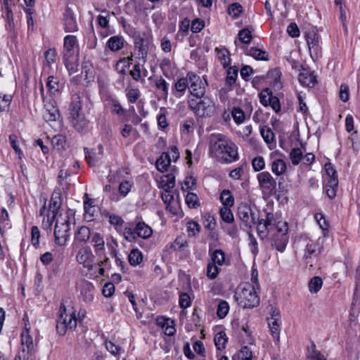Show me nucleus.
<instances>
[{
  "mask_svg": "<svg viewBox=\"0 0 360 360\" xmlns=\"http://www.w3.org/2000/svg\"><path fill=\"white\" fill-rule=\"evenodd\" d=\"M131 58H123L119 60L115 65V70L120 74L124 75L129 66Z\"/></svg>",
  "mask_w": 360,
  "mask_h": 360,
  "instance_id": "4d7b16f0",
  "label": "nucleus"
},
{
  "mask_svg": "<svg viewBox=\"0 0 360 360\" xmlns=\"http://www.w3.org/2000/svg\"><path fill=\"white\" fill-rule=\"evenodd\" d=\"M57 53L55 49H49L44 53V61L43 64L44 73L51 74L53 72L52 65L56 63Z\"/></svg>",
  "mask_w": 360,
  "mask_h": 360,
  "instance_id": "412c9836",
  "label": "nucleus"
},
{
  "mask_svg": "<svg viewBox=\"0 0 360 360\" xmlns=\"http://www.w3.org/2000/svg\"><path fill=\"white\" fill-rule=\"evenodd\" d=\"M268 326L271 332V335L276 341H279L281 315L280 310L271 306L270 308V317L267 318Z\"/></svg>",
  "mask_w": 360,
  "mask_h": 360,
  "instance_id": "ddd939ff",
  "label": "nucleus"
},
{
  "mask_svg": "<svg viewBox=\"0 0 360 360\" xmlns=\"http://www.w3.org/2000/svg\"><path fill=\"white\" fill-rule=\"evenodd\" d=\"M77 262L88 270L93 269L94 265V255L89 246H84L79 249L76 255Z\"/></svg>",
  "mask_w": 360,
  "mask_h": 360,
  "instance_id": "dca6fc26",
  "label": "nucleus"
},
{
  "mask_svg": "<svg viewBox=\"0 0 360 360\" xmlns=\"http://www.w3.org/2000/svg\"><path fill=\"white\" fill-rule=\"evenodd\" d=\"M252 352L247 346L243 347L232 357V360H252Z\"/></svg>",
  "mask_w": 360,
  "mask_h": 360,
  "instance_id": "a19ab883",
  "label": "nucleus"
},
{
  "mask_svg": "<svg viewBox=\"0 0 360 360\" xmlns=\"http://www.w3.org/2000/svg\"><path fill=\"white\" fill-rule=\"evenodd\" d=\"M219 273V266L213 263L208 262L206 269V276L211 280L215 279Z\"/></svg>",
  "mask_w": 360,
  "mask_h": 360,
  "instance_id": "e2e57ef3",
  "label": "nucleus"
},
{
  "mask_svg": "<svg viewBox=\"0 0 360 360\" xmlns=\"http://www.w3.org/2000/svg\"><path fill=\"white\" fill-rule=\"evenodd\" d=\"M265 160L262 156H257L252 160V167L255 172H260L265 168Z\"/></svg>",
  "mask_w": 360,
  "mask_h": 360,
  "instance_id": "774afa93",
  "label": "nucleus"
},
{
  "mask_svg": "<svg viewBox=\"0 0 360 360\" xmlns=\"http://www.w3.org/2000/svg\"><path fill=\"white\" fill-rule=\"evenodd\" d=\"M189 87V79L188 78V74L186 77L179 79L174 84L173 89V94L177 98L181 97L185 93L187 88Z\"/></svg>",
  "mask_w": 360,
  "mask_h": 360,
  "instance_id": "c756f323",
  "label": "nucleus"
},
{
  "mask_svg": "<svg viewBox=\"0 0 360 360\" xmlns=\"http://www.w3.org/2000/svg\"><path fill=\"white\" fill-rule=\"evenodd\" d=\"M91 236L90 229L87 226H81L75 233V239L79 242H86Z\"/></svg>",
  "mask_w": 360,
  "mask_h": 360,
  "instance_id": "79ce46f5",
  "label": "nucleus"
},
{
  "mask_svg": "<svg viewBox=\"0 0 360 360\" xmlns=\"http://www.w3.org/2000/svg\"><path fill=\"white\" fill-rule=\"evenodd\" d=\"M125 43L126 41L122 36L115 35L108 39L106 42V48L113 52L118 51L124 47Z\"/></svg>",
  "mask_w": 360,
  "mask_h": 360,
  "instance_id": "cd10ccee",
  "label": "nucleus"
},
{
  "mask_svg": "<svg viewBox=\"0 0 360 360\" xmlns=\"http://www.w3.org/2000/svg\"><path fill=\"white\" fill-rule=\"evenodd\" d=\"M159 188L163 191L172 190L175 186V176L172 173L163 174L158 181Z\"/></svg>",
  "mask_w": 360,
  "mask_h": 360,
  "instance_id": "c85d7f7f",
  "label": "nucleus"
},
{
  "mask_svg": "<svg viewBox=\"0 0 360 360\" xmlns=\"http://www.w3.org/2000/svg\"><path fill=\"white\" fill-rule=\"evenodd\" d=\"M134 186V181L131 179H124L120 181L118 187V194L112 195L110 198L112 200L117 202L120 200V196L125 198L131 191Z\"/></svg>",
  "mask_w": 360,
  "mask_h": 360,
  "instance_id": "b1692460",
  "label": "nucleus"
},
{
  "mask_svg": "<svg viewBox=\"0 0 360 360\" xmlns=\"http://www.w3.org/2000/svg\"><path fill=\"white\" fill-rule=\"evenodd\" d=\"M298 80L303 86L314 87L316 83V76L309 71L300 72L298 75Z\"/></svg>",
  "mask_w": 360,
  "mask_h": 360,
  "instance_id": "473e14b6",
  "label": "nucleus"
},
{
  "mask_svg": "<svg viewBox=\"0 0 360 360\" xmlns=\"http://www.w3.org/2000/svg\"><path fill=\"white\" fill-rule=\"evenodd\" d=\"M217 56L220 61L221 64L224 68L230 66L231 58L229 50L226 48H217L216 49Z\"/></svg>",
  "mask_w": 360,
  "mask_h": 360,
  "instance_id": "e433bc0d",
  "label": "nucleus"
},
{
  "mask_svg": "<svg viewBox=\"0 0 360 360\" xmlns=\"http://www.w3.org/2000/svg\"><path fill=\"white\" fill-rule=\"evenodd\" d=\"M260 134H261V136H262L264 141L267 144L273 143V142L274 141V134L271 129H269V127H262L260 129Z\"/></svg>",
  "mask_w": 360,
  "mask_h": 360,
  "instance_id": "69168bd1",
  "label": "nucleus"
},
{
  "mask_svg": "<svg viewBox=\"0 0 360 360\" xmlns=\"http://www.w3.org/2000/svg\"><path fill=\"white\" fill-rule=\"evenodd\" d=\"M231 116L236 124H240L245 120V115L243 110L238 107H233L231 110Z\"/></svg>",
  "mask_w": 360,
  "mask_h": 360,
  "instance_id": "8fccbe9b",
  "label": "nucleus"
},
{
  "mask_svg": "<svg viewBox=\"0 0 360 360\" xmlns=\"http://www.w3.org/2000/svg\"><path fill=\"white\" fill-rule=\"evenodd\" d=\"M291 162L293 165H299L303 158V153L300 148H293L289 155Z\"/></svg>",
  "mask_w": 360,
  "mask_h": 360,
  "instance_id": "09e8293b",
  "label": "nucleus"
},
{
  "mask_svg": "<svg viewBox=\"0 0 360 360\" xmlns=\"http://www.w3.org/2000/svg\"><path fill=\"white\" fill-rule=\"evenodd\" d=\"M307 42L310 51L311 55L313 53L317 54L319 50L320 37L319 34L311 30L306 34Z\"/></svg>",
  "mask_w": 360,
  "mask_h": 360,
  "instance_id": "a878e982",
  "label": "nucleus"
},
{
  "mask_svg": "<svg viewBox=\"0 0 360 360\" xmlns=\"http://www.w3.org/2000/svg\"><path fill=\"white\" fill-rule=\"evenodd\" d=\"M11 227L9 220L8 213L5 208L0 210V234L3 235L4 233Z\"/></svg>",
  "mask_w": 360,
  "mask_h": 360,
  "instance_id": "4c0bfd02",
  "label": "nucleus"
},
{
  "mask_svg": "<svg viewBox=\"0 0 360 360\" xmlns=\"http://www.w3.org/2000/svg\"><path fill=\"white\" fill-rule=\"evenodd\" d=\"M220 201L224 207H232L234 203V198L231 192L229 190H223L220 194Z\"/></svg>",
  "mask_w": 360,
  "mask_h": 360,
  "instance_id": "c03bdc74",
  "label": "nucleus"
},
{
  "mask_svg": "<svg viewBox=\"0 0 360 360\" xmlns=\"http://www.w3.org/2000/svg\"><path fill=\"white\" fill-rule=\"evenodd\" d=\"M214 341L217 349L222 351L226 348L228 338L225 332L220 331L215 335Z\"/></svg>",
  "mask_w": 360,
  "mask_h": 360,
  "instance_id": "ea45409f",
  "label": "nucleus"
},
{
  "mask_svg": "<svg viewBox=\"0 0 360 360\" xmlns=\"http://www.w3.org/2000/svg\"><path fill=\"white\" fill-rule=\"evenodd\" d=\"M105 345L106 349L115 356H119L124 352V349L121 347L116 345L110 340H106Z\"/></svg>",
  "mask_w": 360,
  "mask_h": 360,
  "instance_id": "bf43d9fd",
  "label": "nucleus"
},
{
  "mask_svg": "<svg viewBox=\"0 0 360 360\" xmlns=\"http://www.w3.org/2000/svg\"><path fill=\"white\" fill-rule=\"evenodd\" d=\"M63 60L67 70L70 75L75 73L78 68V55L63 56Z\"/></svg>",
  "mask_w": 360,
  "mask_h": 360,
  "instance_id": "72a5a7b5",
  "label": "nucleus"
},
{
  "mask_svg": "<svg viewBox=\"0 0 360 360\" xmlns=\"http://www.w3.org/2000/svg\"><path fill=\"white\" fill-rule=\"evenodd\" d=\"M63 25L65 32H75L78 31V25L74 12L66 8L63 14Z\"/></svg>",
  "mask_w": 360,
  "mask_h": 360,
  "instance_id": "aec40b11",
  "label": "nucleus"
},
{
  "mask_svg": "<svg viewBox=\"0 0 360 360\" xmlns=\"http://www.w3.org/2000/svg\"><path fill=\"white\" fill-rule=\"evenodd\" d=\"M225 262V255L221 250H215L211 255V261L209 262L213 263L217 266H222Z\"/></svg>",
  "mask_w": 360,
  "mask_h": 360,
  "instance_id": "de8ad7c7",
  "label": "nucleus"
},
{
  "mask_svg": "<svg viewBox=\"0 0 360 360\" xmlns=\"http://www.w3.org/2000/svg\"><path fill=\"white\" fill-rule=\"evenodd\" d=\"M238 69L236 66H229L227 70L226 83L231 86L236 82L238 77Z\"/></svg>",
  "mask_w": 360,
  "mask_h": 360,
  "instance_id": "052dcab7",
  "label": "nucleus"
},
{
  "mask_svg": "<svg viewBox=\"0 0 360 360\" xmlns=\"http://www.w3.org/2000/svg\"><path fill=\"white\" fill-rule=\"evenodd\" d=\"M78 297L85 303H91L94 299L95 287L86 280H80L77 283Z\"/></svg>",
  "mask_w": 360,
  "mask_h": 360,
  "instance_id": "4468645a",
  "label": "nucleus"
},
{
  "mask_svg": "<svg viewBox=\"0 0 360 360\" xmlns=\"http://www.w3.org/2000/svg\"><path fill=\"white\" fill-rule=\"evenodd\" d=\"M109 221L117 231H122L124 220L120 216L117 214H110L109 217Z\"/></svg>",
  "mask_w": 360,
  "mask_h": 360,
  "instance_id": "338daca9",
  "label": "nucleus"
},
{
  "mask_svg": "<svg viewBox=\"0 0 360 360\" xmlns=\"http://www.w3.org/2000/svg\"><path fill=\"white\" fill-rule=\"evenodd\" d=\"M91 243L96 255H102L105 251V241L103 237L99 233L93 234Z\"/></svg>",
  "mask_w": 360,
  "mask_h": 360,
  "instance_id": "f704fd0d",
  "label": "nucleus"
},
{
  "mask_svg": "<svg viewBox=\"0 0 360 360\" xmlns=\"http://www.w3.org/2000/svg\"><path fill=\"white\" fill-rule=\"evenodd\" d=\"M41 237V233L39 229L37 226H32L31 229V243L35 248H38L40 246L39 239Z\"/></svg>",
  "mask_w": 360,
  "mask_h": 360,
  "instance_id": "680f3d73",
  "label": "nucleus"
},
{
  "mask_svg": "<svg viewBox=\"0 0 360 360\" xmlns=\"http://www.w3.org/2000/svg\"><path fill=\"white\" fill-rule=\"evenodd\" d=\"M179 158V149L175 146H172L167 152H164L156 160V168L161 172L167 171L172 162H176Z\"/></svg>",
  "mask_w": 360,
  "mask_h": 360,
  "instance_id": "9b49d317",
  "label": "nucleus"
},
{
  "mask_svg": "<svg viewBox=\"0 0 360 360\" xmlns=\"http://www.w3.org/2000/svg\"><path fill=\"white\" fill-rule=\"evenodd\" d=\"M324 240V237H319L316 240H310L307 243L302 257L306 267L313 266L314 260L317 259L323 251Z\"/></svg>",
  "mask_w": 360,
  "mask_h": 360,
  "instance_id": "9d476101",
  "label": "nucleus"
},
{
  "mask_svg": "<svg viewBox=\"0 0 360 360\" xmlns=\"http://www.w3.org/2000/svg\"><path fill=\"white\" fill-rule=\"evenodd\" d=\"M288 223L271 212H268L265 219L259 221L257 224L259 238L264 239L269 235L272 247L281 252H284L288 243Z\"/></svg>",
  "mask_w": 360,
  "mask_h": 360,
  "instance_id": "f03ea898",
  "label": "nucleus"
},
{
  "mask_svg": "<svg viewBox=\"0 0 360 360\" xmlns=\"http://www.w3.org/2000/svg\"><path fill=\"white\" fill-rule=\"evenodd\" d=\"M85 158L88 165L91 167H94L97 161H98L103 155V147L101 144L98 145L96 148L91 149L90 150L87 148L84 149Z\"/></svg>",
  "mask_w": 360,
  "mask_h": 360,
  "instance_id": "5701e85b",
  "label": "nucleus"
},
{
  "mask_svg": "<svg viewBox=\"0 0 360 360\" xmlns=\"http://www.w3.org/2000/svg\"><path fill=\"white\" fill-rule=\"evenodd\" d=\"M68 119L72 126L79 132L86 130L88 124L84 114L82 112L80 98L77 95L72 97L68 108Z\"/></svg>",
  "mask_w": 360,
  "mask_h": 360,
  "instance_id": "0eeeda50",
  "label": "nucleus"
},
{
  "mask_svg": "<svg viewBox=\"0 0 360 360\" xmlns=\"http://www.w3.org/2000/svg\"><path fill=\"white\" fill-rule=\"evenodd\" d=\"M271 170L277 176L284 174L287 170L286 162L283 155L278 152H271L269 155Z\"/></svg>",
  "mask_w": 360,
  "mask_h": 360,
  "instance_id": "2eb2a0df",
  "label": "nucleus"
},
{
  "mask_svg": "<svg viewBox=\"0 0 360 360\" xmlns=\"http://www.w3.org/2000/svg\"><path fill=\"white\" fill-rule=\"evenodd\" d=\"M323 285V280L319 276H314L310 279L308 288L311 293H317Z\"/></svg>",
  "mask_w": 360,
  "mask_h": 360,
  "instance_id": "37998d69",
  "label": "nucleus"
},
{
  "mask_svg": "<svg viewBox=\"0 0 360 360\" xmlns=\"http://www.w3.org/2000/svg\"><path fill=\"white\" fill-rule=\"evenodd\" d=\"M188 247L187 241L181 236L176 237L174 242L168 243L166 245V250L172 252H181L186 256L188 254L186 250Z\"/></svg>",
  "mask_w": 360,
  "mask_h": 360,
  "instance_id": "393cba45",
  "label": "nucleus"
},
{
  "mask_svg": "<svg viewBox=\"0 0 360 360\" xmlns=\"http://www.w3.org/2000/svg\"><path fill=\"white\" fill-rule=\"evenodd\" d=\"M160 68L166 77H170L176 72V66L173 60L169 58H164L160 63Z\"/></svg>",
  "mask_w": 360,
  "mask_h": 360,
  "instance_id": "bb28decb",
  "label": "nucleus"
},
{
  "mask_svg": "<svg viewBox=\"0 0 360 360\" xmlns=\"http://www.w3.org/2000/svg\"><path fill=\"white\" fill-rule=\"evenodd\" d=\"M307 356L308 360H326L324 356L316 349L314 345L308 348Z\"/></svg>",
  "mask_w": 360,
  "mask_h": 360,
  "instance_id": "0e129e2a",
  "label": "nucleus"
},
{
  "mask_svg": "<svg viewBox=\"0 0 360 360\" xmlns=\"http://www.w3.org/2000/svg\"><path fill=\"white\" fill-rule=\"evenodd\" d=\"M25 328L21 333V348L18 356L25 360H34L37 353L38 330L32 328L26 316L23 319Z\"/></svg>",
  "mask_w": 360,
  "mask_h": 360,
  "instance_id": "20e7f679",
  "label": "nucleus"
},
{
  "mask_svg": "<svg viewBox=\"0 0 360 360\" xmlns=\"http://www.w3.org/2000/svg\"><path fill=\"white\" fill-rule=\"evenodd\" d=\"M77 318L76 310L70 303L65 304L61 303L59 309V316L56 321V330L58 335H64L68 330L76 328Z\"/></svg>",
  "mask_w": 360,
  "mask_h": 360,
  "instance_id": "39448f33",
  "label": "nucleus"
},
{
  "mask_svg": "<svg viewBox=\"0 0 360 360\" xmlns=\"http://www.w3.org/2000/svg\"><path fill=\"white\" fill-rule=\"evenodd\" d=\"M65 137L62 134H56L51 139V144L53 147L58 150L63 149L65 146Z\"/></svg>",
  "mask_w": 360,
  "mask_h": 360,
  "instance_id": "5fc2aeb1",
  "label": "nucleus"
},
{
  "mask_svg": "<svg viewBox=\"0 0 360 360\" xmlns=\"http://www.w3.org/2000/svg\"><path fill=\"white\" fill-rule=\"evenodd\" d=\"M135 227L137 237L148 239L153 235L152 228L143 221L138 222Z\"/></svg>",
  "mask_w": 360,
  "mask_h": 360,
  "instance_id": "2f4dec72",
  "label": "nucleus"
},
{
  "mask_svg": "<svg viewBox=\"0 0 360 360\" xmlns=\"http://www.w3.org/2000/svg\"><path fill=\"white\" fill-rule=\"evenodd\" d=\"M43 117L46 122H56L60 117V112L58 108H52L49 111H44Z\"/></svg>",
  "mask_w": 360,
  "mask_h": 360,
  "instance_id": "6e6d98bb",
  "label": "nucleus"
},
{
  "mask_svg": "<svg viewBox=\"0 0 360 360\" xmlns=\"http://www.w3.org/2000/svg\"><path fill=\"white\" fill-rule=\"evenodd\" d=\"M259 188L265 192H272L276 186V179L269 172H262L257 175Z\"/></svg>",
  "mask_w": 360,
  "mask_h": 360,
  "instance_id": "a211bd4d",
  "label": "nucleus"
},
{
  "mask_svg": "<svg viewBox=\"0 0 360 360\" xmlns=\"http://www.w3.org/2000/svg\"><path fill=\"white\" fill-rule=\"evenodd\" d=\"M78 41L75 35H66L63 39V56L78 55Z\"/></svg>",
  "mask_w": 360,
  "mask_h": 360,
  "instance_id": "6ab92c4d",
  "label": "nucleus"
},
{
  "mask_svg": "<svg viewBox=\"0 0 360 360\" xmlns=\"http://www.w3.org/2000/svg\"><path fill=\"white\" fill-rule=\"evenodd\" d=\"M155 87L162 93L164 97L167 98L168 96L169 84L165 79L162 77L158 78L155 81Z\"/></svg>",
  "mask_w": 360,
  "mask_h": 360,
  "instance_id": "864d4df0",
  "label": "nucleus"
},
{
  "mask_svg": "<svg viewBox=\"0 0 360 360\" xmlns=\"http://www.w3.org/2000/svg\"><path fill=\"white\" fill-rule=\"evenodd\" d=\"M120 232H122L124 238L129 242L135 241L136 239V227L125 226Z\"/></svg>",
  "mask_w": 360,
  "mask_h": 360,
  "instance_id": "13d9d810",
  "label": "nucleus"
},
{
  "mask_svg": "<svg viewBox=\"0 0 360 360\" xmlns=\"http://www.w3.org/2000/svg\"><path fill=\"white\" fill-rule=\"evenodd\" d=\"M189 79L188 90L191 93L190 98H200L204 96L207 82L202 81L199 76L193 72H188Z\"/></svg>",
  "mask_w": 360,
  "mask_h": 360,
  "instance_id": "f8f14e48",
  "label": "nucleus"
},
{
  "mask_svg": "<svg viewBox=\"0 0 360 360\" xmlns=\"http://www.w3.org/2000/svg\"><path fill=\"white\" fill-rule=\"evenodd\" d=\"M188 103L189 108L198 117H210L215 113V103L209 97L203 96L200 98H189Z\"/></svg>",
  "mask_w": 360,
  "mask_h": 360,
  "instance_id": "6e6552de",
  "label": "nucleus"
},
{
  "mask_svg": "<svg viewBox=\"0 0 360 360\" xmlns=\"http://www.w3.org/2000/svg\"><path fill=\"white\" fill-rule=\"evenodd\" d=\"M259 288L245 283L240 285L235 293V298L238 304L243 308H253L259 304L257 294Z\"/></svg>",
  "mask_w": 360,
  "mask_h": 360,
  "instance_id": "423d86ee",
  "label": "nucleus"
},
{
  "mask_svg": "<svg viewBox=\"0 0 360 360\" xmlns=\"http://www.w3.org/2000/svg\"><path fill=\"white\" fill-rule=\"evenodd\" d=\"M237 145L221 134H212L210 136L209 152L218 162L229 164L239 159Z\"/></svg>",
  "mask_w": 360,
  "mask_h": 360,
  "instance_id": "7ed1b4c3",
  "label": "nucleus"
},
{
  "mask_svg": "<svg viewBox=\"0 0 360 360\" xmlns=\"http://www.w3.org/2000/svg\"><path fill=\"white\" fill-rule=\"evenodd\" d=\"M134 43L135 49L139 52V55L142 58H146L151 43L150 36L145 33L136 34L134 36Z\"/></svg>",
  "mask_w": 360,
  "mask_h": 360,
  "instance_id": "f3484780",
  "label": "nucleus"
},
{
  "mask_svg": "<svg viewBox=\"0 0 360 360\" xmlns=\"http://www.w3.org/2000/svg\"><path fill=\"white\" fill-rule=\"evenodd\" d=\"M128 260L131 266H136L140 264L143 261V254L138 248L132 249L129 255Z\"/></svg>",
  "mask_w": 360,
  "mask_h": 360,
  "instance_id": "58836bf2",
  "label": "nucleus"
},
{
  "mask_svg": "<svg viewBox=\"0 0 360 360\" xmlns=\"http://www.w3.org/2000/svg\"><path fill=\"white\" fill-rule=\"evenodd\" d=\"M93 201L91 199H87L84 202V209L85 211V217L89 221L92 220L93 217L95 214L96 208L92 205Z\"/></svg>",
  "mask_w": 360,
  "mask_h": 360,
  "instance_id": "3c124183",
  "label": "nucleus"
},
{
  "mask_svg": "<svg viewBox=\"0 0 360 360\" xmlns=\"http://www.w3.org/2000/svg\"><path fill=\"white\" fill-rule=\"evenodd\" d=\"M244 52L247 56H252L256 60H268V53L262 51L259 49H257L255 47L251 48H245Z\"/></svg>",
  "mask_w": 360,
  "mask_h": 360,
  "instance_id": "c9c22d12",
  "label": "nucleus"
},
{
  "mask_svg": "<svg viewBox=\"0 0 360 360\" xmlns=\"http://www.w3.org/2000/svg\"><path fill=\"white\" fill-rule=\"evenodd\" d=\"M61 202L60 198L51 197L48 209L44 206L40 213L44 215L42 227L44 229H51L55 221L54 238L55 243L63 246L66 244L70 236V224L75 221V212L72 209L62 210L60 213Z\"/></svg>",
  "mask_w": 360,
  "mask_h": 360,
  "instance_id": "f257e3e1",
  "label": "nucleus"
},
{
  "mask_svg": "<svg viewBox=\"0 0 360 360\" xmlns=\"http://www.w3.org/2000/svg\"><path fill=\"white\" fill-rule=\"evenodd\" d=\"M156 323L162 328L166 335L173 336L175 334V323L172 319L165 316H159L156 319Z\"/></svg>",
  "mask_w": 360,
  "mask_h": 360,
  "instance_id": "4be33fe9",
  "label": "nucleus"
},
{
  "mask_svg": "<svg viewBox=\"0 0 360 360\" xmlns=\"http://www.w3.org/2000/svg\"><path fill=\"white\" fill-rule=\"evenodd\" d=\"M13 100L11 94L0 93V112L8 111Z\"/></svg>",
  "mask_w": 360,
  "mask_h": 360,
  "instance_id": "603ef678",
  "label": "nucleus"
},
{
  "mask_svg": "<svg viewBox=\"0 0 360 360\" xmlns=\"http://www.w3.org/2000/svg\"><path fill=\"white\" fill-rule=\"evenodd\" d=\"M259 210L255 205L248 202H241L238 207V216L243 226L250 229L254 225L264 219H259Z\"/></svg>",
  "mask_w": 360,
  "mask_h": 360,
  "instance_id": "1a4fd4ad",
  "label": "nucleus"
},
{
  "mask_svg": "<svg viewBox=\"0 0 360 360\" xmlns=\"http://www.w3.org/2000/svg\"><path fill=\"white\" fill-rule=\"evenodd\" d=\"M230 309L229 303L225 300H220L217 307V316L221 319L225 318Z\"/></svg>",
  "mask_w": 360,
  "mask_h": 360,
  "instance_id": "49530a36",
  "label": "nucleus"
},
{
  "mask_svg": "<svg viewBox=\"0 0 360 360\" xmlns=\"http://www.w3.org/2000/svg\"><path fill=\"white\" fill-rule=\"evenodd\" d=\"M243 11V6L239 3L237 2L231 4L227 8V12L229 15H231L233 19L239 18Z\"/></svg>",
  "mask_w": 360,
  "mask_h": 360,
  "instance_id": "a18cd8bd",
  "label": "nucleus"
},
{
  "mask_svg": "<svg viewBox=\"0 0 360 360\" xmlns=\"http://www.w3.org/2000/svg\"><path fill=\"white\" fill-rule=\"evenodd\" d=\"M338 188V178L327 179L326 184L324 186V190L327 196L330 199L335 198L337 191Z\"/></svg>",
  "mask_w": 360,
  "mask_h": 360,
  "instance_id": "7c9ffc66",
  "label": "nucleus"
}]
</instances>
